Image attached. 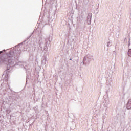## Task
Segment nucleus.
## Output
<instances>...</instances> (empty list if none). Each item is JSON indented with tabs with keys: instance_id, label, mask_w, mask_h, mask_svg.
Masks as SVG:
<instances>
[{
	"instance_id": "f257e3e1",
	"label": "nucleus",
	"mask_w": 131,
	"mask_h": 131,
	"mask_svg": "<svg viewBox=\"0 0 131 131\" xmlns=\"http://www.w3.org/2000/svg\"><path fill=\"white\" fill-rule=\"evenodd\" d=\"M5 61V58H0V63H4Z\"/></svg>"
},
{
	"instance_id": "7ed1b4c3",
	"label": "nucleus",
	"mask_w": 131,
	"mask_h": 131,
	"mask_svg": "<svg viewBox=\"0 0 131 131\" xmlns=\"http://www.w3.org/2000/svg\"><path fill=\"white\" fill-rule=\"evenodd\" d=\"M128 105H129V103H127V106H128Z\"/></svg>"
},
{
	"instance_id": "f03ea898",
	"label": "nucleus",
	"mask_w": 131,
	"mask_h": 131,
	"mask_svg": "<svg viewBox=\"0 0 131 131\" xmlns=\"http://www.w3.org/2000/svg\"><path fill=\"white\" fill-rule=\"evenodd\" d=\"M1 54H3V51H0V55Z\"/></svg>"
}]
</instances>
